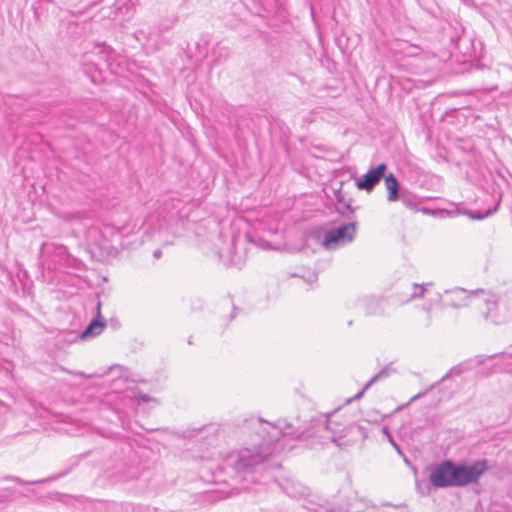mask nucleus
<instances>
[{
    "label": "nucleus",
    "mask_w": 512,
    "mask_h": 512,
    "mask_svg": "<svg viewBox=\"0 0 512 512\" xmlns=\"http://www.w3.org/2000/svg\"><path fill=\"white\" fill-rule=\"evenodd\" d=\"M489 468L487 459L477 460L471 465L445 460L431 467L429 481L437 488L464 487L478 483Z\"/></svg>",
    "instance_id": "obj_1"
},
{
    "label": "nucleus",
    "mask_w": 512,
    "mask_h": 512,
    "mask_svg": "<svg viewBox=\"0 0 512 512\" xmlns=\"http://www.w3.org/2000/svg\"><path fill=\"white\" fill-rule=\"evenodd\" d=\"M272 453L268 443H261L253 448H244L232 452L224 462V470L231 469L233 477L238 481L255 483V474L268 467V460Z\"/></svg>",
    "instance_id": "obj_2"
},
{
    "label": "nucleus",
    "mask_w": 512,
    "mask_h": 512,
    "mask_svg": "<svg viewBox=\"0 0 512 512\" xmlns=\"http://www.w3.org/2000/svg\"><path fill=\"white\" fill-rule=\"evenodd\" d=\"M356 231V222H349L326 232L324 245L331 248L332 245L346 244L353 240Z\"/></svg>",
    "instance_id": "obj_3"
},
{
    "label": "nucleus",
    "mask_w": 512,
    "mask_h": 512,
    "mask_svg": "<svg viewBox=\"0 0 512 512\" xmlns=\"http://www.w3.org/2000/svg\"><path fill=\"white\" fill-rule=\"evenodd\" d=\"M386 170L387 165L385 163H381L378 166L371 168L356 181V187L359 190L371 192L381 179L385 177Z\"/></svg>",
    "instance_id": "obj_4"
},
{
    "label": "nucleus",
    "mask_w": 512,
    "mask_h": 512,
    "mask_svg": "<svg viewBox=\"0 0 512 512\" xmlns=\"http://www.w3.org/2000/svg\"><path fill=\"white\" fill-rule=\"evenodd\" d=\"M319 430L331 431L332 432L331 441L336 443L338 446H341L343 444L342 439L347 434L356 435V434H362V432H363L362 426L356 425V424H350L341 430H336L332 427V422L329 420V418L326 419L325 425L323 427L322 426L318 427L317 431H319Z\"/></svg>",
    "instance_id": "obj_5"
},
{
    "label": "nucleus",
    "mask_w": 512,
    "mask_h": 512,
    "mask_svg": "<svg viewBox=\"0 0 512 512\" xmlns=\"http://www.w3.org/2000/svg\"><path fill=\"white\" fill-rule=\"evenodd\" d=\"M473 361L474 360H466L464 362H461V363L453 366L452 368H450V370L439 381H437L434 384L430 385V387L427 390H425L424 392H420L417 395H415L414 397H412L411 401H415V400L423 397L424 395L427 394V392H429L430 390L434 389L440 383L445 382L446 380L450 379L451 377H453V376H460L462 373L473 369Z\"/></svg>",
    "instance_id": "obj_6"
},
{
    "label": "nucleus",
    "mask_w": 512,
    "mask_h": 512,
    "mask_svg": "<svg viewBox=\"0 0 512 512\" xmlns=\"http://www.w3.org/2000/svg\"><path fill=\"white\" fill-rule=\"evenodd\" d=\"M335 199L337 204L339 205L337 210L338 212L346 217L348 220L352 219V215L354 214L357 207H352L351 198L347 197L345 193L342 192L341 187L334 190Z\"/></svg>",
    "instance_id": "obj_7"
},
{
    "label": "nucleus",
    "mask_w": 512,
    "mask_h": 512,
    "mask_svg": "<svg viewBox=\"0 0 512 512\" xmlns=\"http://www.w3.org/2000/svg\"><path fill=\"white\" fill-rule=\"evenodd\" d=\"M100 306L101 303L98 302L97 304V318L93 319L89 325L82 331L81 338L82 339H88L95 336H98L103 331L104 327L106 326L105 321L101 320V314H100Z\"/></svg>",
    "instance_id": "obj_8"
},
{
    "label": "nucleus",
    "mask_w": 512,
    "mask_h": 512,
    "mask_svg": "<svg viewBox=\"0 0 512 512\" xmlns=\"http://www.w3.org/2000/svg\"><path fill=\"white\" fill-rule=\"evenodd\" d=\"M284 492L292 498H302L308 495V488L293 480H285L282 484Z\"/></svg>",
    "instance_id": "obj_9"
},
{
    "label": "nucleus",
    "mask_w": 512,
    "mask_h": 512,
    "mask_svg": "<svg viewBox=\"0 0 512 512\" xmlns=\"http://www.w3.org/2000/svg\"><path fill=\"white\" fill-rule=\"evenodd\" d=\"M445 293L451 296L450 305L454 308L466 306L465 300H467L474 294V292H468L462 288H455L450 291H445Z\"/></svg>",
    "instance_id": "obj_10"
},
{
    "label": "nucleus",
    "mask_w": 512,
    "mask_h": 512,
    "mask_svg": "<svg viewBox=\"0 0 512 512\" xmlns=\"http://www.w3.org/2000/svg\"><path fill=\"white\" fill-rule=\"evenodd\" d=\"M385 180V186L388 191V201L395 202L400 198L399 192V182L394 174L390 173L389 175L383 177Z\"/></svg>",
    "instance_id": "obj_11"
},
{
    "label": "nucleus",
    "mask_w": 512,
    "mask_h": 512,
    "mask_svg": "<svg viewBox=\"0 0 512 512\" xmlns=\"http://www.w3.org/2000/svg\"><path fill=\"white\" fill-rule=\"evenodd\" d=\"M284 435H290L297 440L306 441L314 436V431L311 429H294L291 424L285 427Z\"/></svg>",
    "instance_id": "obj_12"
},
{
    "label": "nucleus",
    "mask_w": 512,
    "mask_h": 512,
    "mask_svg": "<svg viewBox=\"0 0 512 512\" xmlns=\"http://www.w3.org/2000/svg\"><path fill=\"white\" fill-rule=\"evenodd\" d=\"M391 374V369L389 367H385L380 370L376 375H374L363 387V389L355 395V399H359L363 396L364 392L369 389L375 382L387 378Z\"/></svg>",
    "instance_id": "obj_13"
},
{
    "label": "nucleus",
    "mask_w": 512,
    "mask_h": 512,
    "mask_svg": "<svg viewBox=\"0 0 512 512\" xmlns=\"http://www.w3.org/2000/svg\"><path fill=\"white\" fill-rule=\"evenodd\" d=\"M498 208V204L494 206V208H489L487 209L486 211L484 212H481V211H465L464 213L470 218V219H473V220H482L486 217H489L491 216L492 214H494L496 212Z\"/></svg>",
    "instance_id": "obj_14"
},
{
    "label": "nucleus",
    "mask_w": 512,
    "mask_h": 512,
    "mask_svg": "<svg viewBox=\"0 0 512 512\" xmlns=\"http://www.w3.org/2000/svg\"><path fill=\"white\" fill-rule=\"evenodd\" d=\"M398 200L408 208H415L417 206L416 197L407 191H401L400 198Z\"/></svg>",
    "instance_id": "obj_15"
},
{
    "label": "nucleus",
    "mask_w": 512,
    "mask_h": 512,
    "mask_svg": "<svg viewBox=\"0 0 512 512\" xmlns=\"http://www.w3.org/2000/svg\"><path fill=\"white\" fill-rule=\"evenodd\" d=\"M309 508L315 510L316 512H350L349 507L343 506V505H339L334 508H324L322 506H319V509H317L315 507H309Z\"/></svg>",
    "instance_id": "obj_16"
},
{
    "label": "nucleus",
    "mask_w": 512,
    "mask_h": 512,
    "mask_svg": "<svg viewBox=\"0 0 512 512\" xmlns=\"http://www.w3.org/2000/svg\"><path fill=\"white\" fill-rule=\"evenodd\" d=\"M426 289L424 285L414 284V291L410 295V299L422 298Z\"/></svg>",
    "instance_id": "obj_17"
},
{
    "label": "nucleus",
    "mask_w": 512,
    "mask_h": 512,
    "mask_svg": "<svg viewBox=\"0 0 512 512\" xmlns=\"http://www.w3.org/2000/svg\"><path fill=\"white\" fill-rule=\"evenodd\" d=\"M32 10H33L34 18L35 19H39L41 14H42L41 2L40 1H36L35 3H33L32 4Z\"/></svg>",
    "instance_id": "obj_18"
},
{
    "label": "nucleus",
    "mask_w": 512,
    "mask_h": 512,
    "mask_svg": "<svg viewBox=\"0 0 512 512\" xmlns=\"http://www.w3.org/2000/svg\"><path fill=\"white\" fill-rule=\"evenodd\" d=\"M5 479L6 480H12V481L18 482L20 484H37V483H42L43 482L42 480H40V481L25 482V481L21 480L20 478L14 477V476H8Z\"/></svg>",
    "instance_id": "obj_19"
},
{
    "label": "nucleus",
    "mask_w": 512,
    "mask_h": 512,
    "mask_svg": "<svg viewBox=\"0 0 512 512\" xmlns=\"http://www.w3.org/2000/svg\"><path fill=\"white\" fill-rule=\"evenodd\" d=\"M500 355H507L509 357H512V346L509 347V349L507 351H503V352H500V353H495V354H492L490 356H488L489 359H494Z\"/></svg>",
    "instance_id": "obj_20"
},
{
    "label": "nucleus",
    "mask_w": 512,
    "mask_h": 512,
    "mask_svg": "<svg viewBox=\"0 0 512 512\" xmlns=\"http://www.w3.org/2000/svg\"><path fill=\"white\" fill-rule=\"evenodd\" d=\"M388 441L395 448V450L397 451L398 454H402V450H401L400 446L395 442V440L391 434H388Z\"/></svg>",
    "instance_id": "obj_21"
},
{
    "label": "nucleus",
    "mask_w": 512,
    "mask_h": 512,
    "mask_svg": "<svg viewBox=\"0 0 512 512\" xmlns=\"http://www.w3.org/2000/svg\"><path fill=\"white\" fill-rule=\"evenodd\" d=\"M473 367L474 366H480L485 362V357L483 355H478L475 358H473Z\"/></svg>",
    "instance_id": "obj_22"
},
{
    "label": "nucleus",
    "mask_w": 512,
    "mask_h": 512,
    "mask_svg": "<svg viewBox=\"0 0 512 512\" xmlns=\"http://www.w3.org/2000/svg\"><path fill=\"white\" fill-rule=\"evenodd\" d=\"M12 492L9 489H5L0 492V503L3 502L5 499H7Z\"/></svg>",
    "instance_id": "obj_23"
},
{
    "label": "nucleus",
    "mask_w": 512,
    "mask_h": 512,
    "mask_svg": "<svg viewBox=\"0 0 512 512\" xmlns=\"http://www.w3.org/2000/svg\"><path fill=\"white\" fill-rule=\"evenodd\" d=\"M140 399L143 401V402H148L150 401V396L146 395V394H141L140 395Z\"/></svg>",
    "instance_id": "obj_24"
},
{
    "label": "nucleus",
    "mask_w": 512,
    "mask_h": 512,
    "mask_svg": "<svg viewBox=\"0 0 512 512\" xmlns=\"http://www.w3.org/2000/svg\"><path fill=\"white\" fill-rule=\"evenodd\" d=\"M161 255H162V252L159 249L155 250L154 253H153V256L155 258H159Z\"/></svg>",
    "instance_id": "obj_25"
},
{
    "label": "nucleus",
    "mask_w": 512,
    "mask_h": 512,
    "mask_svg": "<svg viewBox=\"0 0 512 512\" xmlns=\"http://www.w3.org/2000/svg\"><path fill=\"white\" fill-rule=\"evenodd\" d=\"M383 433H384L385 435H387V436H388V434H390V433H389V431H388V429H387L386 427H384V428H383Z\"/></svg>",
    "instance_id": "obj_26"
}]
</instances>
